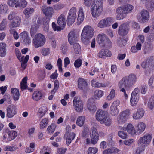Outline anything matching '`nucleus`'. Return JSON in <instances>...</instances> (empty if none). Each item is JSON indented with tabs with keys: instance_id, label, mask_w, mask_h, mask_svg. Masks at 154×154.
I'll use <instances>...</instances> for the list:
<instances>
[{
	"instance_id": "1",
	"label": "nucleus",
	"mask_w": 154,
	"mask_h": 154,
	"mask_svg": "<svg viewBox=\"0 0 154 154\" xmlns=\"http://www.w3.org/2000/svg\"><path fill=\"white\" fill-rule=\"evenodd\" d=\"M103 10L102 0H94L91 8L92 15L94 18H97L101 14Z\"/></svg>"
},
{
	"instance_id": "2",
	"label": "nucleus",
	"mask_w": 154,
	"mask_h": 154,
	"mask_svg": "<svg viewBox=\"0 0 154 154\" xmlns=\"http://www.w3.org/2000/svg\"><path fill=\"white\" fill-rule=\"evenodd\" d=\"M94 33V29L90 26H85L81 34L82 40L84 42H88L93 36Z\"/></svg>"
},
{
	"instance_id": "3",
	"label": "nucleus",
	"mask_w": 154,
	"mask_h": 154,
	"mask_svg": "<svg viewBox=\"0 0 154 154\" xmlns=\"http://www.w3.org/2000/svg\"><path fill=\"white\" fill-rule=\"evenodd\" d=\"M92 125L93 127L92 129L91 134L90 135L91 140L89 138L86 139L87 144H92L95 145L97 143L99 140V135L96 128L97 125L94 123H93Z\"/></svg>"
},
{
	"instance_id": "4",
	"label": "nucleus",
	"mask_w": 154,
	"mask_h": 154,
	"mask_svg": "<svg viewBox=\"0 0 154 154\" xmlns=\"http://www.w3.org/2000/svg\"><path fill=\"white\" fill-rule=\"evenodd\" d=\"M8 18L9 20H13L9 26L10 27L15 28L20 26L21 21V17L15 12H13L10 14Z\"/></svg>"
},
{
	"instance_id": "5",
	"label": "nucleus",
	"mask_w": 154,
	"mask_h": 154,
	"mask_svg": "<svg viewBox=\"0 0 154 154\" xmlns=\"http://www.w3.org/2000/svg\"><path fill=\"white\" fill-rule=\"evenodd\" d=\"M97 41L100 46L103 47L109 48L111 45V41L104 34H99Z\"/></svg>"
},
{
	"instance_id": "6",
	"label": "nucleus",
	"mask_w": 154,
	"mask_h": 154,
	"mask_svg": "<svg viewBox=\"0 0 154 154\" xmlns=\"http://www.w3.org/2000/svg\"><path fill=\"white\" fill-rule=\"evenodd\" d=\"M45 41V36L41 34H38L33 38V43L35 48H37L43 46Z\"/></svg>"
},
{
	"instance_id": "7",
	"label": "nucleus",
	"mask_w": 154,
	"mask_h": 154,
	"mask_svg": "<svg viewBox=\"0 0 154 154\" xmlns=\"http://www.w3.org/2000/svg\"><path fill=\"white\" fill-rule=\"evenodd\" d=\"M151 139V135L147 133L140 138L138 141V144L141 147H145L147 146L150 143Z\"/></svg>"
},
{
	"instance_id": "8",
	"label": "nucleus",
	"mask_w": 154,
	"mask_h": 154,
	"mask_svg": "<svg viewBox=\"0 0 154 154\" xmlns=\"http://www.w3.org/2000/svg\"><path fill=\"white\" fill-rule=\"evenodd\" d=\"M113 19L110 17L105 18L101 20L97 24V26L100 28H103L110 26L113 23Z\"/></svg>"
},
{
	"instance_id": "9",
	"label": "nucleus",
	"mask_w": 154,
	"mask_h": 154,
	"mask_svg": "<svg viewBox=\"0 0 154 154\" xmlns=\"http://www.w3.org/2000/svg\"><path fill=\"white\" fill-rule=\"evenodd\" d=\"M76 9L75 8L72 7L70 10L69 15L67 18V23L71 25L75 21L76 17Z\"/></svg>"
},
{
	"instance_id": "10",
	"label": "nucleus",
	"mask_w": 154,
	"mask_h": 154,
	"mask_svg": "<svg viewBox=\"0 0 154 154\" xmlns=\"http://www.w3.org/2000/svg\"><path fill=\"white\" fill-rule=\"evenodd\" d=\"M127 81L123 77L118 82V86L120 91L125 92V90L130 87Z\"/></svg>"
},
{
	"instance_id": "11",
	"label": "nucleus",
	"mask_w": 154,
	"mask_h": 154,
	"mask_svg": "<svg viewBox=\"0 0 154 154\" xmlns=\"http://www.w3.org/2000/svg\"><path fill=\"white\" fill-rule=\"evenodd\" d=\"M116 12L117 14L116 18L118 20L126 17L128 14L123 6L117 8L116 9Z\"/></svg>"
},
{
	"instance_id": "12",
	"label": "nucleus",
	"mask_w": 154,
	"mask_h": 154,
	"mask_svg": "<svg viewBox=\"0 0 154 154\" xmlns=\"http://www.w3.org/2000/svg\"><path fill=\"white\" fill-rule=\"evenodd\" d=\"M78 87L84 93H86L89 90L88 84L84 79L79 78L78 80Z\"/></svg>"
},
{
	"instance_id": "13",
	"label": "nucleus",
	"mask_w": 154,
	"mask_h": 154,
	"mask_svg": "<svg viewBox=\"0 0 154 154\" xmlns=\"http://www.w3.org/2000/svg\"><path fill=\"white\" fill-rule=\"evenodd\" d=\"M129 29L125 23L122 24L119 27L118 31V34L122 36H124L128 33Z\"/></svg>"
},
{
	"instance_id": "14",
	"label": "nucleus",
	"mask_w": 154,
	"mask_h": 154,
	"mask_svg": "<svg viewBox=\"0 0 154 154\" xmlns=\"http://www.w3.org/2000/svg\"><path fill=\"white\" fill-rule=\"evenodd\" d=\"M107 116V113L102 110L99 109L96 114V119L100 123L103 122V120Z\"/></svg>"
},
{
	"instance_id": "15",
	"label": "nucleus",
	"mask_w": 154,
	"mask_h": 154,
	"mask_svg": "<svg viewBox=\"0 0 154 154\" xmlns=\"http://www.w3.org/2000/svg\"><path fill=\"white\" fill-rule=\"evenodd\" d=\"M73 103L75 106V110L78 112H82L83 109V104L82 102L78 97H75L73 100Z\"/></svg>"
},
{
	"instance_id": "16",
	"label": "nucleus",
	"mask_w": 154,
	"mask_h": 154,
	"mask_svg": "<svg viewBox=\"0 0 154 154\" xmlns=\"http://www.w3.org/2000/svg\"><path fill=\"white\" fill-rule=\"evenodd\" d=\"M75 136V134L74 132H69L66 131L64 135V138L66 140V144L69 145L72 141L74 139Z\"/></svg>"
},
{
	"instance_id": "17",
	"label": "nucleus",
	"mask_w": 154,
	"mask_h": 154,
	"mask_svg": "<svg viewBox=\"0 0 154 154\" xmlns=\"http://www.w3.org/2000/svg\"><path fill=\"white\" fill-rule=\"evenodd\" d=\"M42 10L43 13L49 17H52L53 13V9L52 7H47L46 5L43 6L42 8Z\"/></svg>"
},
{
	"instance_id": "18",
	"label": "nucleus",
	"mask_w": 154,
	"mask_h": 154,
	"mask_svg": "<svg viewBox=\"0 0 154 154\" xmlns=\"http://www.w3.org/2000/svg\"><path fill=\"white\" fill-rule=\"evenodd\" d=\"M111 55V52L108 49H102L97 54V56L101 58H105L107 57H110Z\"/></svg>"
},
{
	"instance_id": "19",
	"label": "nucleus",
	"mask_w": 154,
	"mask_h": 154,
	"mask_svg": "<svg viewBox=\"0 0 154 154\" xmlns=\"http://www.w3.org/2000/svg\"><path fill=\"white\" fill-rule=\"evenodd\" d=\"M7 116L10 118L12 117L16 114V108L13 106H9L7 109Z\"/></svg>"
},
{
	"instance_id": "20",
	"label": "nucleus",
	"mask_w": 154,
	"mask_h": 154,
	"mask_svg": "<svg viewBox=\"0 0 154 154\" xmlns=\"http://www.w3.org/2000/svg\"><path fill=\"white\" fill-rule=\"evenodd\" d=\"M144 113V110L143 108H139L137 109L136 112L134 113L133 115V117L134 119H139L143 116Z\"/></svg>"
},
{
	"instance_id": "21",
	"label": "nucleus",
	"mask_w": 154,
	"mask_h": 154,
	"mask_svg": "<svg viewBox=\"0 0 154 154\" xmlns=\"http://www.w3.org/2000/svg\"><path fill=\"white\" fill-rule=\"evenodd\" d=\"M68 41L71 45L77 41V37H76L74 31L70 32L68 35Z\"/></svg>"
},
{
	"instance_id": "22",
	"label": "nucleus",
	"mask_w": 154,
	"mask_h": 154,
	"mask_svg": "<svg viewBox=\"0 0 154 154\" xmlns=\"http://www.w3.org/2000/svg\"><path fill=\"white\" fill-rule=\"evenodd\" d=\"M20 36L21 37L22 39L23 40V42L25 44H29L31 43V40L26 31H24L21 33Z\"/></svg>"
},
{
	"instance_id": "23",
	"label": "nucleus",
	"mask_w": 154,
	"mask_h": 154,
	"mask_svg": "<svg viewBox=\"0 0 154 154\" xmlns=\"http://www.w3.org/2000/svg\"><path fill=\"white\" fill-rule=\"evenodd\" d=\"M128 81V83L131 87L136 82L137 78L135 75L134 74H130L128 77H124Z\"/></svg>"
},
{
	"instance_id": "24",
	"label": "nucleus",
	"mask_w": 154,
	"mask_h": 154,
	"mask_svg": "<svg viewBox=\"0 0 154 154\" xmlns=\"http://www.w3.org/2000/svg\"><path fill=\"white\" fill-rule=\"evenodd\" d=\"M142 17L141 21L143 23L147 22L149 17V13L146 10L142 11L140 12Z\"/></svg>"
},
{
	"instance_id": "25",
	"label": "nucleus",
	"mask_w": 154,
	"mask_h": 154,
	"mask_svg": "<svg viewBox=\"0 0 154 154\" xmlns=\"http://www.w3.org/2000/svg\"><path fill=\"white\" fill-rule=\"evenodd\" d=\"M57 22L58 24L61 27H64L66 24L65 16L63 14H61L58 17Z\"/></svg>"
},
{
	"instance_id": "26",
	"label": "nucleus",
	"mask_w": 154,
	"mask_h": 154,
	"mask_svg": "<svg viewBox=\"0 0 154 154\" xmlns=\"http://www.w3.org/2000/svg\"><path fill=\"white\" fill-rule=\"evenodd\" d=\"M88 109L90 111H92L94 112H95L96 111V107L93 99H89L88 101Z\"/></svg>"
},
{
	"instance_id": "27",
	"label": "nucleus",
	"mask_w": 154,
	"mask_h": 154,
	"mask_svg": "<svg viewBox=\"0 0 154 154\" xmlns=\"http://www.w3.org/2000/svg\"><path fill=\"white\" fill-rule=\"evenodd\" d=\"M84 19V15L83 9L82 7L79 8V14L77 20V23L80 24L82 22Z\"/></svg>"
},
{
	"instance_id": "28",
	"label": "nucleus",
	"mask_w": 154,
	"mask_h": 154,
	"mask_svg": "<svg viewBox=\"0 0 154 154\" xmlns=\"http://www.w3.org/2000/svg\"><path fill=\"white\" fill-rule=\"evenodd\" d=\"M119 150L116 147H112L105 150L103 152V154H112L113 153H118Z\"/></svg>"
},
{
	"instance_id": "29",
	"label": "nucleus",
	"mask_w": 154,
	"mask_h": 154,
	"mask_svg": "<svg viewBox=\"0 0 154 154\" xmlns=\"http://www.w3.org/2000/svg\"><path fill=\"white\" fill-rule=\"evenodd\" d=\"M126 130L128 133L131 134L132 135H134L136 134L134 127L131 123H129L127 125Z\"/></svg>"
},
{
	"instance_id": "30",
	"label": "nucleus",
	"mask_w": 154,
	"mask_h": 154,
	"mask_svg": "<svg viewBox=\"0 0 154 154\" xmlns=\"http://www.w3.org/2000/svg\"><path fill=\"white\" fill-rule=\"evenodd\" d=\"M119 112V111L116 106L112 105L110 108L109 113L112 116L117 115Z\"/></svg>"
},
{
	"instance_id": "31",
	"label": "nucleus",
	"mask_w": 154,
	"mask_h": 154,
	"mask_svg": "<svg viewBox=\"0 0 154 154\" xmlns=\"http://www.w3.org/2000/svg\"><path fill=\"white\" fill-rule=\"evenodd\" d=\"M137 127V132L138 134H140L144 131L146 128V125L144 123L140 122L138 123Z\"/></svg>"
},
{
	"instance_id": "32",
	"label": "nucleus",
	"mask_w": 154,
	"mask_h": 154,
	"mask_svg": "<svg viewBox=\"0 0 154 154\" xmlns=\"http://www.w3.org/2000/svg\"><path fill=\"white\" fill-rule=\"evenodd\" d=\"M42 96V94L40 91H36L33 94L32 98L34 100L38 101L40 100Z\"/></svg>"
},
{
	"instance_id": "33",
	"label": "nucleus",
	"mask_w": 154,
	"mask_h": 154,
	"mask_svg": "<svg viewBox=\"0 0 154 154\" xmlns=\"http://www.w3.org/2000/svg\"><path fill=\"white\" fill-rule=\"evenodd\" d=\"M11 92L13 95L14 100L15 101L17 100L19 98L20 95L19 90L16 88H12Z\"/></svg>"
},
{
	"instance_id": "34",
	"label": "nucleus",
	"mask_w": 154,
	"mask_h": 154,
	"mask_svg": "<svg viewBox=\"0 0 154 154\" xmlns=\"http://www.w3.org/2000/svg\"><path fill=\"white\" fill-rule=\"evenodd\" d=\"M139 100V97L137 96H136L133 95H131V97L130 100V102L131 105L132 106H135Z\"/></svg>"
},
{
	"instance_id": "35",
	"label": "nucleus",
	"mask_w": 154,
	"mask_h": 154,
	"mask_svg": "<svg viewBox=\"0 0 154 154\" xmlns=\"http://www.w3.org/2000/svg\"><path fill=\"white\" fill-rule=\"evenodd\" d=\"M38 27V26L35 23L32 25L30 31L31 37H33L34 36Z\"/></svg>"
},
{
	"instance_id": "36",
	"label": "nucleus",
	"mask_w": 154,
	"mask_h": 154,
	"mask_svg": "<svg viewBox=\"0 0 154 154\" xmlns=\"http://www.w3.org/2000/svg\"><path fill=\"white\" fill-rule=\"evenodd\" d=\"M8 140L9 141H11L14 139L17 135V133L16 131H13L8 132Z\"/></svg>"
},
{
	"instance_id": "37",
	"label": "nucleus",
	"mask_w": 154,
	"mask_h": 154,
	"mask_svg": "<svg viewBox=\"0 0 154 154\" xmlns=\"http://www.w3.org/2000/svg\"><path fill=\"white\" fill-rule=\"evenodd\" d=\"M153 45L151 43L148 44L145 46L143 51L145 54H148L153 49Z\"/></svg>"
},
{
	"instance_id": "38",
	"label": "nucleus",
	"mask_w": 154,
	"mask_h": 154,
	"mask_svg": "<svg viewBox=\"0 0 154 154\" xmlns=\"http://www.w3.org/2000/svg\"><path fill=\"white\" fill-rule=\"evenodd\" d=\"M127 120V119L120 114H119L117 118L118 123L120 125H125V122Z\"/></svg>"
},
{
	"instance_id": "39",
	"label": "nucleus",
	"mask_w": 154,
	"mask_h": 154,
	"mask_svg": "<svg viewBox=\"0 0 154 154\" xmlns=\"http://www.w3.org/2000/svg\"><path fill=\"white\" fill-rule=\"evenodd\" d=\"M27 78L26 76L24 77L22 79L20 83L21 89L23 91L27 88Z\"/></svg>"
},
{
	"instance_id": "40",
	"label": "nucleus",
	"mask_w": 154,
	"mask_h": 154,
	"mask_svg": "<svg viewBox=\"0 0 154 154\" xmlns=\"http://www.w3.org/2000/svg\"><path fill=\"white\" fill-rule=\"evenodd\" d=\"M85 121V118L84 116H79L77 119L76 124L78 126L82 127L84 124Z\"/></svg>"
},
{
	"instance_id": "41",
	"label": "nucleus",
	"mask_w": 154,
	"mask_h": 154,
	"mask_svg": "<svg viewBox=\"0 0 154 154\" xmlns=\"http://www.w3.org/2000/svg\"><path fill=\"white\" fill-rule=\"evenodd\" d=\"M33 12V9L32 8H26L24 11L23 13L26 18L29 17V14Z\"/></svg>"
},
{
	"instance_id": "42",
	"label": "nucleus",
	"mask_w": 154,
	"mask_h": 154,
	"mask_svg": "<svg viewBox=\"0 0 154 154\" xmlns=\"http://www.w3.org/2000/svg\"><path fill=\"white\" fill-rule=\"evenodd\" d=\"M72 45H73V47L74 50V53L75 54H79L81 51L80 45L76 42L74 43Z\"/></svg>"
},
{
	"instance_id": "43",
	"label": "nucleus",
	"mask_w": 154,
	"mask_h": 154,
	"mask_svg": "<svg viewBox=\"0 0 154 154\" xmlns=\"http://www.w3.org/2000/svg\"><path fill=\"white\" fill-rule=\"evenodd\" d=\"M91 83L92 86L94 87H104L107 86V85H105L104 84L97 82L94 80H92Z\"/></svg>"
},
{
	"instance_id": "44",
	"label": "nucleus",
	"mask_w": 154,
	"mask_h": 154,
	"mask_svg": "<svg viewBox=\"0 0 154 154\" xmlns=\"http://www.w3.org/2000/svg\"><path fill=\"white\" fill-rule=\"evenodd\" d=\"M56 127V125L54 124H52L49 126L47 129L48 131V134H52L54 131Z\"/></svg>"
},
{
	"instance_id": "45",
	"label": "nucleus",
	"mask_w": 154,
	"mask_h": 154,
	"mask_svg": "<svg viewBox=\"0 0 154 154\" xmlns=\"http://www.w3.org/2000/svg\"><path fill=\"white\" fill-rule=\"evenodd\" d=\"M103 120V122L100 123L101 124H104L106 126H109L111 125L112 122L111 119L108 117V115Z\"/></svg>"
},
{
	"instance_id": "46",
	"label": "nucleus",
	"mask_w": 154,
	"mask_h": 154,
	"mask_svg": "<svg viewBox=\"0 0 154 154\" xmlns=\"http://www.w3.org/2000/svg\"><path fill=\"white\" fill-rule=\"evenodd\" d=\"M48 123V120L46 118L43 119L40 122V128L41 129H43L47 125Z\"/></svg>"
},
{
	"instance_id": "47",
	"label": "nucleus",
	"mask_w": 154,
	"mask_h": 154,
	"mask_svg": "<svg viewBox=\"0 0 154 154\" xmlns=\"http://www.w3.org/2000/svg\"><path fill=\"white\" fill-rule=\"evenodd\" d=\"M119 114L127 120L130 115V111L128 109L126 110L122 111Z\"/></svg>"
},
{
	"instance_id": "48",
	"label": "nucleus",
	"mask_w": 154,
	"mask_h": 154,
	"mask_svg": "<svg viewBox=\"0 0 154 154\" xmlns=\"http://www.w3.org/2000/svg\"><path fill=\"white\" fill-rule=\"evenodd\" d=\"M123 6L126 12H127L128 14L132 12L134 8L133 6L130 4H127L123 5Z\"/></svg>"
},
{
	"instance_id": "49",
	"label": "nucleus",
	"mask_w": 154,
	"mask_h": 154,
	"mask_svg": "<svg viewBox=\"0 0 154 154\" xmlns=\"http://www.w3.org/2000/svg\"><path fill=\"white\" fill-rule=\"evenodd\" d=\"M151 57L149 58V60L148 59L146 61L143 62L141 64V66L143 69H146L149 67V64H150L151 61Z\"/></svg>"
},
{
	"instance_id": "50",
	"label": "nucleus",
	"mask_w": 154,
	"mask_h": 154,
	"mask_svg": "<svg viewBox=\"0 0 154 154\" xmlns=\"http://www.w3.org/2000/svg\"><path fill=\"white\" fill-rule=\"evenodd\" d=\"M59 83L58 80H56L54 82V89L51 91V94H54L58 89L59 87Z\"/></svg>"
},
{
	"instance_id": "51",
	"label": "nucleus",
	"mask_w": 154,
	"mask_h": 154,
	"mask_svg": "<svg viewBox=\"0 0 154 154\" xmlns=\"http://www.w3.org/2000/svg\"><path fill=\"white\" fill-rule=\"evenodd\" d=\"M18 148V147L17 146H8L5 147L3 149L5 151H14Z\"/></svg>"
},
{
	"instance_id": "52",
	"label": "nucleus",
	"mask_w": 154,
	"mask_h": 154,
	"mask_svg": "<svg viewBox=\"0 0 154 154\" xmlns=\"http://www.w3.org/2000/svg\"><path fill=\"white\" fill-rule=\"evenodd\" d=\"M116 95V92L114 89H112L110 93L107 97V99L109 100H111L114 98Z\"/></svg>"
},
{
	"instance_id": "53",
	"label": "nucleus",
	"mask_w": 154,
	"mask_h": 154,
	"mask_svg": "<svg viewBox=\"0 0 154 154\" xmlns=\"http://www.w3.org/2000/svg\"><path fill=\"white\" fill-rule=\"evenodd\" d=\"M98 151V149L96 147H90L88 150V154H95Z\"/></svg>"
},
{
	"instance_id": "54",
	"label": "nucleus",
	"mask_w": 154,
	"mask_h": 154,
	"mask_svg": "<svg viewBox=\"0 0 154 154\" xmlns=\"http://www.w3.org/2000/svg\"><path fill=\"white\" fill-rule=\"evenodd\" d=\"M95 97H101L103 95V92L101 90H97L94 92Z\"/></svg>"
},
{
	"instance_id": "55",
	"label": "nucleus",
	"mask_w": 154,
	"mask_h": 154,
	"mask_svg": "<svg viewBox=\"0 0 154 154\" xmlns=\"http://www.w3.org/2000/svg\"><path fill=\"white\" fill-rule=\"evenodd\" d=\"M82 60L80 59L76 60L74 63V65L76 68L79 67L82 64Z\"/></svg>"
},
{
	"instance_id": "56",
	"label": "nucleus",
	"mask_w": 154,
	"mask_h": 154,
	"mask_svg": "<svg viewBox=\"0 0 154 154\" xmlns=\"http://www.w3.org/2000/svg\"><path fill=\"white\" fill-rule=\"evenodd\" d=\"M38 75L39 76V79L40 80H42L45 76V71H39L38 72Z\"/></svg>"
},
{
	"instance_id": "57",
	"label": "nucleus",
	"mask_w": 154,
	"mask_h": 154,
	"mask_svg": "<svg viewBox=\"0 0 154 154\" xmlns=\"http://www.w3.org/2000/svg\"><path fill=\"white\" fill-rule=\"evenodd\" d=\"M118 135L122 138L125 139L127 137V134L122 131H119L118 133Z\"/></svg>"
},
{
	"instance_id": "58",
	"label": "nucleus",
	"mask_w": 154,
	"mask_h": 154,
	"mask_svg": "<svg viewBox=\"0 0 154 154\" xmlns=\"http://www.w3.org/2000/svg\"><path fill=\"white\" fill-rule=\"evenodd\" d=\"M7 10V6L5 4H1L0 5V11L5 13Z\"/></svg>"
},
{
	"instance_id": "59",
	"label": "nucleus",
	"mask_w": 154,
	"mask_h": 154,
	"mask_svg": "<svg viewBox=\"0 0 154 154\" xmlns=\"http://www.w3.org/2000/svg\"><path fill=\"white\" fill-rule=\"evenodd\" d=\"M126 42V41L122 38H120L118 42V43L120 46H124L125 45Z\"/></svg>"
},
{
	"instance_id": "60",
	"label": "nucleus",
	"mask_w": 154,
	"mask_h": 154,
	"mask_svg": "<svg viewBox=\"0 0 154 154\" xmlns=\"http://www.w3.org/2000/svg\"><path fill=\"white\" fill-rule=\"evenodd\" d=\"M50 53V49L48 48H44L42 51V54L44 56L48 55Z\"/></svg>"
},
{
	"instance_id": "61",
	"label": "nucleus",
	"mask_w": 154,
	"mask_h": 154,
	"mask_svg": "<svg viewBox=\"0 0 154 154\" xmlns=\"http://www.w3.org/2000/svg\"><path fill=\"white\" fill-rule=\"evenodd\" d=\"M57 64V66L59 68V70L60 72H62V61L60 58H59L58 60Z\"/></svg>"
},
{
	"instance_id": "62",
	"label": "nucleus",
	"mask_w": 154,
	"mask_h": 154,
	"mask_svg": "<svg viewBox=\"0 0 154 154\" xmlns=\"http://www.w3.org/2000/svg\"><path fill=\"white\" fill-rule=\"evenodd\" d=\"M19 0H8V4L11 6H13L17 3Z\"/></svg>"
},
{
	"instance_id": "63",
	"label": "nucleus",
	"mask_w": 154,
	"mask_h": 154,
	"mask_svg": "<svg viewBox=\"0 0 154 154\" xmlns=\"http://www.w3.org/2000/svg\"><path fill=\"white\" fill-rule=\"evenodd\" d=\"M148 6L150 11H152L154 9V0H150Z\"/></svg>"
},
{
	"instance_id": "64",
	"label": "nucleus",
	"mask_w": 154,
	"mask_h": 154,
	"mask_svg": "<svg viewBox=\"0 0 154 154\" xmlns=\"http://www.w3.org/2000/svg\"><path fill=\"white\" fill-rule=\"evenodd\" d=\"M67 150L66 148H59L57 151V154H64Z\"/></svg>"
}]
</instances>
